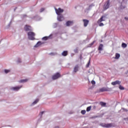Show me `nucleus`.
Instances as JSON below:
<instances>
[{
	"label": "nucleus",
	"mask_w": 128,
	"mask_h": 128,
	"mask_svg": "<svg viewBox=\"0 0 128 128\" xmlns=\"http://www.w3.org/2000/svg\"><path fill=\"white\" fill-rule=\"evenodd\" d=\"M124 20H128V17H125Z\"/></svg>",
	"instance_id": "obj_34"
},
{
	"label": "nucleus",
	"mask_w": 128,
	"mask_h": 128,
	"mask_svg": "<svg viewBox=\"0 0 128 128\" xmlns=\"http://www.w3.org/2000/svg\"><path fill=\"white\" fill-rule=\"evenodd\" d=\"M91 83L92 84H96V82L94 80L91 82Z\"/></svg>",
	"instance_id": "obj_29"
},
{
	"label": "nucleus",
	"mask_w": 128,
	"mask_h": 128,
	"mask_svg": "<svg viewBox=\"0 0 128 128\" xmlns=\"http://www.w3.org/2000/svg\"><path fill=\"white\" fill-rule=\"evenodd\" d=\"M119 88L120 90H124V86H122L121 85H120Z\"/></svg>",
	"instance_id": "obj_25"
},
{
	"label": "nucleus",
	"mask_w": 128,
	"mask_h": 128,
	"mask_svg": "<svg viewBox=\"0 0 128 128\" xmlns=\"http://www.w3.org/2000/svg\"><path fill=\"white\" fill-rule=\"evenodd\" d=\"M110 8V0L106 1V3L104 4V10H106Z\"/></svg>",
	"instance_id": "obj_4"
},
{
	"label": "nucleus",
	"mask_w": 128,
	"mask_h": 128,
	"mask_svg": "<svg viewBox=\"0 0 128 128\" xmlns=\"http://www.w3.org/2000/svg\"><path fill=\"white\" fill-rule=\"evenodd\" d=\"M22 88V86L14 87L12 88L14 90H18Z\"/></svg>",
	"instance_id": "obj_12"
},
{
	"label": "nucleus",
	"mask_w": 128,
	"mask_h": 128,
	"mask_svg": "<svg viewBox=\"0 0 128 128\" xmlns=\"http://www.w3.org/2000/svg\"><path fill=\"white\" fill-rule=\"evenodd\" d=\"M83 22H84V26H88V22H90V21L88 20L84 19Z\"/></svg>",
	"instance_id": "obj_9"
},
{
	"label": "nucleus",
	"mask_w": 128,
	"mask_h": 128,
	"mask_svg": "<svg viewBox=\"0 0 128 128\" xmlns=\"http://www.w3.org/2000/svg\"><path fill=\"white\" fill-rule=\"evenodd\" d=\"M101 126H102V128H112L114 126V125L112 123L110 124H101Z\"/></svg>",
	"instance_id": "obj_2"
},
{
	"label": "nucleus",
	"mask_w": 128,
	"mask_h": 128,
	"mask_svg": "<svg viewBox=\"0 0 128 128\" xmlns=\"http://www.w3.org/2000/svg\"><path fill=\"white\" fill-rule=\"evenodd\" d=\"M100 90L101 92H110V88H100Z\"/></svg>",
	"instance_id": "obj_7"
},
{
	"label": "nucleus",
	"mask_w": 128,
	"mask_h": 128,
	"mask_svg": "<svg viewBox=\"0 0 128 128\" xmlns=\"http://www.w3.org/2000/svg\"><path fill=\"white\" fill-rule=\"evenodd\" d=\"M122 48H126L128 46V45L126 43H122Z\"/></svg>",
	"instance_id": "obj_20"
},
{
	"label": "nucleus",
	"mask_w": 128,
	"mask_h": 128,
	"mask_svg": "<svg viewBox=\"0 0 128 128\" xmlns=\"http://www.w3.org/2000/svg\"><path fill=\"white\" fill-rule=\"evenodd\" d=\"M28 82V80H22L19 81V82Z\"/></svg>",
	"instance_id": "obj_24"
},
{
	"label": "nucleus",
	"mask_w": 128,
	"mask_h": 128,
	"mask_svg": "<svg viewBox=\"0 0 128 128\" xmlns=\"http://www.w3.org/2000/svg\"><path fill=\"white\" fill-rule=\"evenodd\" d=\"M120 54L118 53H116L115 54V60H118V58H120Z\"/></svg>",
	"instance_id": "obj_15"
},
{
	"label": "nucleus",
	"mask_w": 128,
	"mask_h": 128,
	"mask_svg": "<svg viewBox=\"0 0 128 128\" xmlns=\"http://www.w3.org/2000/svg\"><path fill=\"white\" fill-rule=\"evenodd\" d=\"M39 100H39L38 99L36 100H34V101L33 102L32 104H38V101H39Z\"/></svg>",
	"instance_id": "obj_22"
},
{
	"label": "nucleus",
	"mask_w": 128,
	"mask_h": 128,
	"mask_svg": "<svg viewBox=\"0 0 128 128\" xmlns=\"http://www.w3.org/2000/svg\"><path fill=\"white\" fill-rule=\"evenodd\" d=\"M62 56H68V51H64L62 53Z\"/></svg>",
	"instance_id": "obj_19"
},
{
	"label": "nucleus",
	"mask_w": 128,
	"mask_h": 128,
	"mask_svg": "<svg viewBox=\"0 0 128 128\" xmlns=\"http://www.w3.org/2000/svg\"><path fill=\"white\" fill-rule=\"evenodd\" d=\"M121 84V82H120V81H119V80H116V81L113 82L111 83L112 86H116V84Z\"/></svg>",
	"instance_id": "obj_8"
},
{
	"label": "nucleus",
	"mask_w": 128,
	"mask_h": 128,
	"mask_svg": "<svg viewBox=\"0 0 128 128\" xmlns=\"http://www.w3.org/2000/svg\"><path fill=\"white\" fill-rule=\"evenodd\" d=\"M44 8H42L40 10V12H44Z\"/></svg>",
	"instance_id": "obj_30"
},
{
	"label": "nucleus",
	"mask_w": 128,
	"mask_h": 128,
	"mask_svg": "<svg viewBox=\"0 0 128 128\" xmlns=\"http://www.w3.org/2000/svg\"><path fill=\"white\" fill-rule=\"evenodd\" d=\"M58 78H60V74L59 72H57L56 74H55L52 76V79L54 80H58Z\"/></svg>",
	"instance_id": "obj_5"
},
{
	"label": "nucleus",
	"mask_w": 128,
	"mask_h": 128,
	"mask_svg": "<svg viewBox=\"0 0 128 128\" xmlns=\"http://www.w3.org/2000/svg\"><path fill=\"white\" fill-rule=\"evenodd\" d=\"M44 112H40V116H42V114H44Z\"/></svg>",
	"instance_id": "obj_32"
},
{
	"label": "nucleus",
	"mask_w": 128,
	"mask_h": 128,
	"mask_svg": "<svg viewBox=\"0 0 128 128\" xmlns=\"http://www.w3.org/2000/svg\"><path fill=\"white\" fill-rule=\"evenodd\" d=\"M58 20L59 22H62V20H64V16L62 15H58Z\"/></svg>",
	"instance_id": "obj_10"
},
{
	"label": "nucleus",
	"mask_w": 128,
	"mask_h": 128,
	"mask_svg": "<svg viewBox=\"0 0 128 128\" xmlns=\"http://www.w3.org/2000/svg\"><path fill=\"white\" fill-rule=\"evenodd\" d=\"M104 16H102L100 20L98 21V24H100V22H104Z\"/></svg>",
	"instance_id": "obj_13"
},
{
	"label": "nucleus",
	"mask_w": 128,
	"mask_h": 128,
	"mask_svg": "<svg viewBox=\"0 0 128 128\" xmlns=\"http://www.w3.org/2000/svg\"><path fill=\"white\" fill-rule=\"evenodd\" d=\"M102 48H104V45L102 44H100L98 48V50H102Z\"/></svg>",
	"instance_id": "obj_16"
},
{
	"label": "nucleus",
	"mask_w": 128,
	"mask_h": 128,
	"mask_svg": "<svg viewBox=\"0 0 128 128\" xmlns=\"http://www.w3.org/2000/svg\"><path fill=\"white\" fill-rule=\"evenodd\" d=\"M94 42H93L92 43H91L90 46H94Z\"/></svg>",
	"instance_id": "obj_33"
},
{
	"label": "nucleus",
	"mask_w": 128,
	"mask_h": 128,
	"mask_svg": "<svg viewBox=\"0 0 128 128\" xmlns=\"http://www.w3.org/2000/svg\"><path fill=\"white\" fill-rule=\"evenodd\" d=\"M28 38L30 40H36L34 38V36H36V34L32 32H28Z\"/></svg>",
	"instance_id": "obj_1"
},
{
	"label": "nucleus",
	"mask_w": 128,
	"mask_h": 128,
	"mask_svg": "<svg viewBox=\"0 0 128 128\" xmlns=\"http://www.w3.org/2000/svg\"><path fill=\"white\" fill-rule=\"evenodd\" d=\"M126 112H128V110H126Z\"/></svg>",
	"instance_id": "obj_35"
},
{
	"label": "nucleus",
	"mask_w": 128,
	"mask_h": 128,
	"mask_svg": "<svg viewBox=\"0 0 128 128\" xmlns=\"http://www.w3.org/2000/svg\"><path fill=\"white\" fill-rule=\"evenodd\" d=\"M92 108V106H88L86 108V112H90Z\"/></svg>",
	"instance_id": "obj_23"
},
{
	"label": "nucleus",
	"mask_w": 128,
	"mask_h": 128,
	"mask_svg": "<svg viewBox=\"0 0 128 128\" xmlns=\"http://www.w3.org/2000/svg\"><path fill=\"white\" fill-rule=\"evenodd\" d=\"M72 24H74V22L72 21H68L66 22V26H72Z\"/></svg>",
	"instance_id": "obj_11"
},
{
	"label": "nucleus",
	"mask_w": 128,
	"mask_h": 128,
	"mask_svg": "<svg viewBox=\"0 0 128 128\" xmlns=\"http://www.w3.org/2000/svg\"><path fill=\"white\" fill-rule=\"evenodd\" d=\"M100 104L102 106H106V103L102 102H100Z\"/></svg>",
	"instance_id": "obj_18"
},
{
	"label": "nucleus",
	"mask_w": 128,
	"mask_h": 128,
	"mask_svg": "<svg viewBox=\"0 0 128 128\" xmlns=\"http://www.w3.org/2000/svg\"><path fill=\"white\" fill-rule=\"evenodd\" d=\"M48 38H50V36H44L42 38V40H48Z\"/></svg>",
	"instance_id": "obj_21"
},
{
	"label": "nucleus",
	"mask_w": 128,
	"mask_h": 128,
	"mask_svg": "<svg viewBox=\"0 0 128 128\" xmlns=\"http://www.w3.org/2000/svg\"><path fill=\"white\" fill-rule=\"evenodd\" d=\"M55 11L56 14H58V16L60 15V14H62V12H64V10L61 9L60 8H58V9L55 8Z\"/></svg>",
	"instance_id": "obj_3"
},
{
	"label": "nucleus",
	"mask_w": 128,
	"mask_h": 128,
	"mask_svg": "<svg viewBox=\"0 0 128 128\" xmlns=\"http://www.w3.org/2000/svg\"><path fill=\"white\" fill-rule=\"evenodd\" d=\"M86 112V110H82L81 111V114H85Z\"/></svg>",
	"instance_id": "obj_27"
},
{
	"label": "nucleus",
	"mask_w": 128,
	"mask_h": 128,
	"mask_svg": "<svg viewBox=\"0 0 128 128\" xmlns=\"http://www.w3.org/2000/svg\"><path fill=\"white\" fill-rule=\"evenodd\" d=\"M90 66V61L86 65V68H88Z\"/></svg>",
	"instance_id": "obj_31"
},
{
	"label": "nucleus",
	"mask_w": 128,
	"mask_h": 128,
	"mask_svg": "<svg viewBox=\"0 0 128 128\" xmlns=\"http://www.w3.org/2000/svg\"><path fill=\"white\" fill-rule=\"evenodd\" d=\"M24 30L26 32H30L32 30V26H28V25H26L24 27Z\"/></svg>",
	"instance_id": "obj_6"
},
{
	"label": "nucleus",
	"mask_w": 128,
	"mask_h": 128,
	"mask_svg": "<svg viewBox=\"0 0 128 128\" xmlns=\"http://www.w3.org/2000/svg\"><path fill=\"white\" fill-rule=\"evenodd\" d=\"M104 26V23L101 22L99 24V26Z\"/></svg>",
	"instance_id": "obj_28"
},
{
	"label": "nucleus",
	"mask_w": 128,
	"mask_h": 128,
	"mask_svg": "<svg viewBox=\"0 0 128 128\" xmlns=\"http://www.w3.org/2000/svg\"><path fill=\"white\" fill-rule=\"evenodd\" d=\"M10 72V70H4L5 74H8V72Z\"/></svg>",
	"instance_id": "obj_26"
},
{
	"label": "nucleus",
	"mask_w": 128,
	"mask_h": 128,
	"mask_svg": "<svg viewBox=\"0 0 128 128\" xmlns=\"http://www.w3.org/2000/svg\"><path fill=\"white\" fill-rule=\"evenodd\" d=\"M42 44V42H37V44L34 46L35 48H38V46H41Z\"/></svg>",
	"instance_id": "obj_17"
},
{
	"label": "nucleus",
	"mask_w": 128,
	"mask_h": 128,
	"mask_svg": "<svg viewBox=\"0 0 128 128\" xmlns=\"http://www.w3.org/2000/svg\"><path fill=\"white\" fill-rule=\"evenodd\" d=\"M74 72H78V65H76L75 67L74 68Z\"/></svg>",
	"instance_id": "obj_14"
}]
</instances>
